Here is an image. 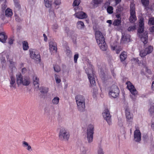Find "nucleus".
<instances>
[{
  "mask_svg": "<svg viewBox=\"0 0 154 154\" xmlns=\"http://www.w3.org/2000/svg\"><path fill=\"white\" fill-rule=\"evenodd\" d=\"M95 35L97 42L100 49L103 51L106 50L107 46L102 33L97 30L95 32Z\"/></svg>",
  "mask_w": 154,
  "mask_h": 154,
  "instance_id": "f257e3e1",
  "label": "nucleus"
},
{
  "mask_svg": "<svg viewBox=\"0 0 154 154\" xmlns=\"http://www.w3.org/2000/svg\"><path fill=\"white\" fill-rule=\"evenodd\" d=\"M87 65L88 68L85 69L86 73L87 74L91 85L92 86H95L96 85V82L93 66L89 63Z\"/></svg>",
  "mask_w": 154,
  "mask_h": 154,
  "instance_id": "f03ea898",
  "label": "nucleus"
},
{
  "mask_svg": "<svg viewBox=\"0 0 154 154\" xmlns=\"http://www.w3.org/2000/svg\"><path fill=\"white\" fill-rule=\"evenodd\" d=\"M17 83L18 86L21 85L25 86L29 85L30 83V79L29 77H25L23 78L20 74L16 75Z\"/></svg>",
  "mask_w": 154,
  "mask_h": 154,
  "instance_id": "7ed1b4c3",
  "label": "nucleus"
},
{
  "mask_svg": "<svg viewBox=\"0 0 154 154\" xmlns=\"http://www.w3.org/2000/svg\"><path fill=\"white\" fill-rule=\"evenodd\" d=\"M70 136L69 132L64 128H60L59 133V137L61 140H68Z\"/></svg>",
  "mask_w": 154,
  "mask_h": 154,
  "instance_id": "20e7f679",
  "label": "nucleus"
},
{
  "mask_svg": "<svg viewBox=\"0 0 154 154\" xmlns=\"http://www.w3.org/2000/svg\"><path fill=\"white\" fill-rule=\"evenodd\" d=\"M94 131V127L93 125L90 124L87 128V137L88 142L89 143H91L93 140Z\"/></svg>",
  "mask_w": 154,
  "mask_h": 154,
  "instance_id": "39448f33",
  "label": "nucleus"
},
{
  "mask_svg": "<svg viewBox=\"0 0 154 154\" xmlns=\"http://www.w3.org/2000/svg\"><path fill=\"white\" fill-rule=\"evenodd\" d=\"M119 92V90L118 87L116 85H113L111 87L109 94L110 97L116 98L118 97Z\"/></svg>",
  "mask_w": 154,
  "mask_h": 154,
  "instance_id": "423d86ee",
  "label": "nucleus"
},
{
  "mask_svg": "<svg viewBox=\"0 0 154 154\" xmlns=\"http://www.w3.org/2000/svg\"><path fill=\"white\" fill-rule=\"evenodd\" d=\"M130 14L129 21L131 23H133L137 20L135 5L133 3H131L130 5Z\"/></svg>",
  "mask_w": 154,
  "mask_h": 154,
  "instance_id": "0eeeda50",
  "label": "nucleus"
},
{
  "mask_svg": "<svg viewBox=\"0 0 154 154\" xmlns=\"http://www.w3.org/2000/svg\"><path fill=\"white\" fill-rule=\"evenodd\" d=\"M30 57L33 59L40 61V56L38 51L35 49L29 50Z\"/></svg>",
  "mask_w": 154,
  "mask_h": 154,
  "instance_id": "6e6552de",
  "label": "nucleus"
},
{
  "mask_svg": "<svg viewBox=\"0 0 154 154\" xmlns=\"http://www.w3.org/2000/svg\"><path fill=\"white\" fill-rule=\"evenodd\" d=\"M102 115L108 124L110 125L111 124V116L108 110V109H105L102 113Z\"/></svg>",
  "mask_w": 154,
  "mask_h": 154,
  "instance_id": "1a4fd4ad",
  "label": "nucleus"
},
{
  "mask_svg": "<svg viewBox=\"0 0 154 154\" xmlns=\"http://www.w3.org/2000/svg\"><path fill=\"white\" fill-rule=\"evenodd\" d=\"M127 85V88L129 90L131 94L134 96L137 94V92L134 86L129 81H128L126 82Z\"/></svg>",
  "mask_w": 154,
  "mask_h": 154,
  "instance_id": "9d476101",
  "label": "nucleus"
},
{
  "mask_svg": "<svg viewBox=\"0 0 154 154\" xmlns=\"http://www.w3.org/2000/svg\"><path fill=\"white\" fill-rule=\"evenodd\" d=\"M125 116L127 121L130 124L133 122V115L130 112L129 109L127 108L125 109Z\"/></svg>",
  "mask_w": 154,
  "mask_h": 154,
  "instance_id": "9b49d317",
  "label": "nucleus"
},
{
  "mask_svg": "<svg viewBox=\"0 0 154 154\" xmlns=\"http://www.w3.org/2000/svg\"><path fill=\"white\" fill-rule=\"evenodd\" d=\"M49 50L51 54L56 53L57 50V45L56 42L51 41L49 43Z\"/></svg>",
  "mask_w": 154,
  "mask_h": 154,
  "instance_id": "f8f14e48",
  "label": "nucleus"
},
{
  "mask_svg": "<svg viewBox=\"0 0 154 154\" xmlns=\"http://www.w3.org/2000/svg\"><path fill=\"white\" fill-rule=\"evenodd\" d=\"M141 134L139 130H136L134 132V139L137 142H139L141 140Z\"/></svg>",
  "mask_w": 154,
  "mask_h": 154,
  "instance_id": "ddd939ff",
  "label": "nucleus"
},
{
  "mask_svg": "<svg viewBox=\"0 0 154 154\" xmlns=\"http://www.w3.org/2000/svg\"><path fill=\"white\" fill-rule=\"evenodd\" d=\"M45 112L47 115H52L55 112L54 107L53 106L46 107L44 109Z\"/></svg>",
  "mask_w": 154,
  "mask_h": 154,
  "instance_id": "4468645a",
  "label": "nucleus"
},
{
  "mask_svg": "<svg viewBox=\"0 0 154 154\" xmlns=\"http://www.w3.org/2000/svg\"><path fill=\"white\" fill-rule=\"evenodd\" d=\"M77 108L80 112H83L85 111V102L76 103Z\"/></svg>",
  "mask_w": 154,
  "mask_h": 154,
  "instance_id": "2eb2a0df",
  "label": "nucleus"
},
{
  "mask_svg": "<svg viewBox=\"0 0 154 154\" xmlns=\"http://www.w3.org/2000/svg\"><path fill=\"white\" fill-rule=\"evenodd\" d=\"M10 82V87L12 88H16V83L15 78L13 75H11L10 76L9 79Z\"/></svg>",
  "mask_w": 154,
  "mask_h": 154,
  "instance_id": "dca6fc26",
  "label": "nucleus"
},
{
  "mask_svg": "<svg viewBox=\"0 0 154 154\" xmlns=\"http://www.w3.org/2000/svg\"><path fill=\"white\" fill-rule=\"evenodd\" d=\"M74 15L75 17L79 19L85 18L87 17L86 14L82 11L76 13Z\"/></svg>",
  "mask_w": 154,
  "mask_h": 154,
  "instance_id": "f3484780",
  "label": "nucleus"
},
{
  "mask_svg": "<svg viewBox=\"0 0 154 154\" xmlns=\"http://www.w3.org/2000/svg\"><path fill=\"white\" fill-rule=\"evenodd\" d=\"M8 38L7 36L4 32H0V42L2 43H5Z\"/></svg>",
  "mask_w": 154,
  "mask_h": 154,
  "instance_id": "a211bd4d",
  "label": "nucleus"
},
{
  "mask_svg": "<svg viewBox=\"0 0 154 154\" xmlns=\"http://www.w3.org/2000/svg\"><path fill=\"white\" fill-rule=\"evenodd\" d=\"M76 103L85 102V97L81 95H78L75 97Z\"/></svg>",
  "mask_w": 154,
  "mask_h": 154,
  "instance_id": "6ab92c4d",
  "label": "nucleus"
},
{
  "mask_svg": "<svg viewBox=\"0 0 154 154\" xmlns=\"http://www.w3.org/2000/svg\"><path fill=\"white\" fill-rule=\"evenodd\" d=\"M139 36L140 38L141 41L143 42L144 44H145L147 43L148 41V35L147 33L145 32L143 35H140Z\"/></svg>",
  "mask_w": 154,
  "mask_h": 154,
  "instance_id": "aec40b11",
  "label": "nucleus"
},
{
  "mask_svg": "<svg viewBox=\"0 0 154 154\" xmlns=\"http://www.w3.org/2000/svg\"><path fill=\"white\" fill-rule=\"evenodd\" d=\"M80 150L81 154H88V148L83 145H81Z\"/></svg>",
  "mask_w": 154,
  "mask_h": 154,
  "instance_id": "412c9836",
  "label": "nucleus"
},
{
  "mask_svg": "<svg viewBox=\"0 0 154 154\" xmlns=\"http://www.w3.org/2000/svg\"><path fill=\"white\" fill-rule=\"evenodd\" d=\"M22 143V146L23 147L25 148L29 152L32 151L31 146L27 142L25 141H23Z\"/></svg>",
  "mask_w": 154,
  "mask_h": 154,
  "instance_id": "4be33fe9",
  "label": "nucleus"
},
{
  "mask_svg": "<svg viewBox=\"0 0 154 154\" xmlns=\"http://www.w3.org/2000/svg\"><path fill=\"white\" fill-rule=\"evenodd\" d=\"M5 15L7 17H11L13 15L12 10L10 8H8L5 11Z\"/></svg>",
  "mask_w": 154,
  "mask_h": 154,
  "instance_id": "5701e85b",
  "label": "nucleus"
},
{
  "mask_svg": "<svg viewBox=\"0 0 154 154\" xmlns=\"http://www.w3.org/2000/svg\"><path fill=\"white\" fill-rule=\"evenodd\" d=\"M77 27L79 29H82L84 28L85 25L84 23L81 21L77 22L76 23Z\"/></svg>",
  "mask_w": 154,
  "mask_h": 154,
  "instance_id": "b1692460",
  "label": "nucleus"
},
{
  "mask_svg": "<svg viewBox=\"0 0 154 154\" xmlns=\"http://www.w3.org/2000/svg\"><path fill=\"white\" fill-rule=\"evenodd\" d=\"M5 54H7L8 53L4 52H2L1 54L2 55V57L0 58V59L1 63L2 64H5L6 63V61L5 57V56L6 57Z\"/></svg>",
  "mask_w": 154,
  "mask_h": 154,
  "instance_id": "393cba45",
  "label": "nucleus"
},
{
  "mask_svg": "<svg viewBox=\"0 0 154 154\" xmlns=\"http://www.w3.org/2000/svg\"><path fill=\"white\" fill-rule=\"evenodd\" d=\"M5 55L6 56V57L7 59V61H9L10 63V65H16V63L14 62L13 59H9V55L8 54H5Z\"/></svg>",
  "mask_w": 154,
  "mask_h": 154,
  "instance_id": "a878e982",
  "label": "nucleus"
},
{
  "mask_svg": "<svg viewBox=\"0 0 154 154\" xmlns=\"http://www.w3.org/2000/svg\"><path fill=\"white\" fill-rule=\"evenodd\" d=\"M130 36L129 35H128L127 36H125L122 35V37L121 38V42H129L130 41Z\"/></svg>",
  "mask_w": 154,
  "mask_h": 154,
  "instance_id": "bb28decb",
  "label": "nucleus"
},
{
  "mask_svg": "<svg viewBox=\"0 0 154 154\" xmlns=\"http://www.w3.org/2000/svg\"><path fill=\"white\" fill-rule=\"evenodd\" d=\"M127 57V54L125 52H124L122 53L120 56V57L121 61H124L126 59Z\"/></svg>",
  "mask_w": 154,
  "mask_h": 154,
  "instance_id": "cd10ccee",
  "label": "nucleus"
},
{
  "mask_svg": "<svg viewBox=\"0 0 154 154\" xmlns=\"http://www.w3.org/2000/svg\"><path fill=\"white\" fill-rule=\"evenodd\" d=\"M121 21L120 19L115 20L112 23V24L115 26H118L121 24Z\"/></svg>",
  "mask_w": 154,
  "mask_h": 154,
  "instance_id": "c85d7f7f",
  "label": "nucleus"
},
{
  "mask_svg": "<svg viewBox=\"0 0 154 154\" xmlns=\"http://www.w3.org/2000/svg\"><path fill=\"white\" fill-rule=\"evenodd\" d=\"M15 7L18 9L19 10L21 8V6L18 0H13Z\"/></svg>",
  "mask_w": 154,
  "mask_h": 154,
  "instance_id": "c756f323",
  "label": "nucleus"
},
{
  "mask_svg": "<svg viewBox=\"0 0 154 154\" xmlns=\"http://www.w3.org/2000/svg\"><path fill=\"white\" fill-rule=\"evenodd\" d=\"M60 98L57 97H55L52 100V102L54 105H57L59 103Z\"/></svg>",
  "mask_w": 154,
  "mask_h": 154,
  "instance_id": "7c9ffc66",
  "label": "nucleus"
},
{
  "mask_svg": "<svg viewBox=\"0 0 154 154\" xmlns=\"http://www.w3.org/2000/svg\"><path fill=\"white\" fill-rule=\"evenodd\" d=\"M23 47L24 50H27L29 48L28 44L26 41H24L23 42Z\"/></svg>",
  "mask_w": 154,
  "mask_h": 154,
  "instance_id": "2f4dec72",
  "label": "nucleus"
},
{
  "mask_svg": "<svg viewBox=\"0 0 154 154\" xmlns=\"http://www.w3.org/2000/svg\"><path fill=\"white\" fill-rule=\"evenodd\" d=\"M44 2L45 6L46 8H49L52 5L51 2L49 0H44Z\"/></svg>",
  "mask_w": 154,
  "mask_h": 154,
  "instance_id": "473e14b6",
  "label": "nucleus"
},
{
  "mask_svg": "<svg viewBox=\"0 0 154 154\" xmlns=\"http://www.w3.org/2000/svg\"><path fill=\"white\" fill-rule=\"evenodd\" d=\"M40 91L42 93L46 94L48 92V88L47 87H42L39 89Z\"/></svg>",
  "mask_w": 154,
  "mask_h": 154,
  "instance_id": "72a5a7b5",
  "label": "nucleus"
},
{
  "mask_svg": "<svg viewBox=\"0 0 154 154\" xmlns=\"http://www.w3.org/2000/svg\"><path fill=\"white\" fill-rule=\"evenodd\" d=\"M153 47L151 46H149L146 48L145 50L148 54L151 53L153 51Z\"/></svg>",
  "mask_w": 154,
  "mask_h": 154,
  "instance_id": "f704fd0d",
  "label": "nucleus"
},
{
  "mask_svg": "<svg viewBox=\"0 0 154 154\" xmlns=\"http://www.w3.org/2000/svg\"><path fill=\"white\" fill-rule=\"evenodd\" d=\"M149 111L150 114L151 115L154 114V103H153L151 105Z\"/></svg>",
  "mask_w": 154,
  "mask_h": 154,
  "instance_id": "c9c22d12",
  "label": "nucleus"
},
{
  "mask_svg": "<svg viewBox=\"0 0 154 154\" xmlns=\"http://www.w3.org/2000/svg\"><path fill=\"white\" fill-rule=\"evenodd\" d=\"M54 71L58 72L60 71L61 69L60 66L57 65H55L53 67Z\"/></svg>",
  "mask_w": 154,
  "mask_h": 154,
  "instance_id": "e433bc0d",
  "label": "nucleus"
},
{
  "mask_svg": "<svg viewBox=\"0 0 154 154\" xmlns=\"http://www.w3.org/2000/svg\"><path fill=\"white\" fill-rule=\"evenodd\" d=\"M58 27L57 24L55 23L52 25V29L54 32H56L57 30L58 29Z\"/></svg>",
  "mask_w": 154,
  "mask_h": 154,
  "instance_id": "4c0bfd02",
  "label": "nucleus"
},
{
  "mask_svg": "<svg viewBox=\"0 0 154 154\" xmlns=\"http://www.w3.org/2000/svg\"><path fill=\"white\" fill-rule=\"evenodd\" d=\"M113 8L111 6H109L107 8V12L109 14H112L113 12Z\"/></svg>",
  "mask_w": 154,
  "mask_h": 154,
  "instance_id": "58836bf2",
  "label": "nucleus"
},
{
  "mask_svg": "<svg viewBox=\"0 0 154 154\" xmlns=\"http://www.w3.org/2000/svg\"><path fill=\"white\" fill-rule=\"evenodd\" d=\"M54 78L56 81V83L57 84L60 83L61 82V79L60 78L59 76L57 75H54Z\"/></svg>",
  "mask_w": 154,
  "mask_h": 154,
  "instance_id": "ea45409f",
  "label": "nucleus"
},
{
  "mask_svg": "<svg viewBox=\"0 0 154 154\" xmlns=\"http://www.w3.org/2000/svg\"><path fill=\"white\" fill-rule=\"evenodd\" d=\"M141 1L143 5L145 7L148 6L149 4V0H141Z\"/></svg>",
  "mask_w": 154,
  "mask_h": 154,
  "instance_id": "a19ab883",
  "label": "nucleus"
},
{
  "mask_svg": "<svg viewBox=\"0 0 154 154\" xmlns=\"http://www.w3.org/2000/svg\"><path fill=\"white\" fill-rule=\"evenodd\" d=\"M148 24L149 25H154V18L151 17L149 19Z\"/></svg>",
  "mask_w": 154,
  "mask_h": 154,
  "instance_id": "79ce46f5",
  "label": "nucleus"
},
{
  "mask_svg": "<svg viewBox=\"0 0 154 154\" xmlns=\"http://www.w3.org/2000/svg\"><path fill=\"white\" fill-rule=\"evenodd\" d=\"M80 3V0H75L73 3V6L74 7L78 6Z\"/></svg>",
  "mask_w": 154,
  "mask_h": 154,
  "instance_id": "37998d69",
  "label": "nucleus"
},
{
  "mask_svg": "<svg viewBox=\"0 0 154 154\" xmlns=\"http://www.w3.org/2000/svg\"><path fill=\"white\" fill-rule=\"evenodd\" d=\"M147 54H148L146 53L145 50L142 51H140V55L142 57H144Z\"/></svg>",
  "mask_w": 154,
  "mask_h": 154,
  "instance_id": "c03bdc74",
  "label": "nucleus"
},
{
  "mask_svg": "<svg viewBox=\"0 0 154 154\" xmlns=\"http://www.w3.org/2000/svg\"><path fill=\"white\" fill-rule=\"evenodd\" d=\"M120 133L122 134H124L125 133V129L123 126L119 127Z\"/></svg>",
  "mask_w": 154,
  "mask_h": 154,
  "instance_id": "a18cd8bd",
  "label": "nucleus"
},
{
  "mask_svg": "<svg viewBox=\"0 0 154 154\" xmlns=\"http://www.w3.org/2000/svg\"><path fill=\"white\" fill-rule=\"evenodd\" d=\"M136 29L135 26H129L128 29V31H132L135 30Z\"/></svg>",
  "mask_w": 154,
  "mask_h": 154,
  "instance_id": "49530a36",
  "label": "nucleus"
},
{
  "mask_svg": "<svg viewBox=\"0 0 154 154\" xmlns=\"http://www.w3.org/2000/svg\"><path fill=\"white\" fill-rule=\"evenodd\" d=\"M93 1L94 4L98 5L101 4L103 0H93Z\"/></svg>",
  "mask_w": 154,
  "mask_h": 154,
  "instance_id": "de8ad7c7",
  "label": "nucleus"
},
{
  "mask_svg": "<svg viewBox=\"0 0 154 154\" xmlns=\"http://www.w3.org/2000/svg\"><path fill=\"white\" fill-rule=\"evenodd\" d=\"M79 57V54H77L74 55V61L75 63L77 62V59Z\"/></svg>",
  "mask_w": 154,
  "mask_h": 154,
  "instance_id": "09e8293b",
  "label": "nucleus"
},
{
  "mask_svg": "<svg viewBox=\"0 0 154 154\" xmlns=\"http://www.w3.org/2000/svg\"><path fill=\"white\" fill-rule=\"evenodd\" d=\"M14 41V39L13 38H10L9 39L8 43L10 45H11L13 44Z\"/></svg>",
  "mask_w": 154,
  "mask_h": 154,
  "instance_id": "8fccbe9b",
  "label": "nucleus"
},
{
  "mask_svg": "<svg viewBox=\"0 0 154 154\" xmlns=\"http://www.w3.org/2000/svg\"><path fill=\"white\" fill-rule=\"evenodd\" d=\"M15 65H9V67L11 69L12 72L14 71L16 69Z\"/></svg>",
  "mask_w": 154,
  "mask_h": 154,
  "instance_id": "3c124183",
  "label": "nucleus"
},
{
  "mask_svg": "<svg viewBox=\"0 0 154 154\" xmlns=\"http://www.w3.org/2000/svg\"><path fill=\"white\" fill-rule=\"evenodd\" d=\"M139 27H144L143 20H140L139 23Z\"/></svg>",
  "mask_w": 154,
  "mask_h": 154,
  "instance_id": "603ef678",
  "label": "nucleus"
},
{
  "mask_svg": "<svg viewBox=\"0 0 154 154\" xmlns=\"http://www.w3.org/2000/svg\"><path fill=\"white\" fill-rule=\"evenodd\" d=\"M144 27H139L138 29V32L139 33H141L143 31Z\"/></svg>",
  "mask_w": 154,
  "mask_h": 154,
  "instance_id": "864d4df0",
  "label": "nucleus"
},
{
  "mask_svg": "<svg viewBox=\"0 0 154 154\" xmlns=\"http://www.w3.org/2000/svg\"><path fill=\"white\" fill-rule=\"evenodd\" d=\"M97 154H104L102 149L100 147L98 150L97 152Z\"/></svg>",
  "mask_w": 154,
  "mask_h": 154,
  "instance_id": "5fc2aeb1",
  "label": "nucleus"
},
{
  "mask_svg": "<svg viewBox=\"0 0 154 154\" xmlns=\"http://www.w3.org/2000/svg\"><path fill=\"white\" fill-rule=\"evenodd\" d=\"M118 124L119 127L123 126V122L121 119L119 120Z\"/></svg>",
  "mask_w": 154,
  "mask_h": 154,
  "instance_id": "6e6d98bb",
  "label": "nucleus"
},
{
  "mask_svg": "<svg viewBox=\"0 0 154 154\" xmlns=\"http://www.w3.org/2000/svg\"><path fill=\"white\" fill-rule=\"evenodd\" d=\"M101 77L103 81H105V75L104 73H102V72H101Z\"/></svg>",
  "mask_w": 154,
  "mask_h": 154,
  "instance_id": "4d7b16f0",
  "label": "nucleus"
},
{
  "mask_svg": "<svg viewBox=\"0 0 154 154\" xmlns=\"http://www.w3.org/2000/svg\"><path fill=\"white\" fill-rule=\"evenodd\" d=\"M54 3L56 5H59L61 3L60 0H56L55 1Z\"/></svg>",
  "mask_w": 154,
  "mask_h": 154,
  "instance_id": "13d9d810",
  "label": "nucleus"
},
{
  "mask_svg": "<svg viewBox=\"0 0 154 154\" xmlns=\"http://www.w3.org/2000/svg\"><path fill=\"white\" fill-rule=\"evenodd\" d=\"M49 12L51 15L54 16L55 15L54 10L50 9L49 10Z\"/></svg>",
  "mask_w": 154,
  "mask_h": 154,
  "instance_id": "bf43d9fd",
  "label": "nucleus"
},
{
  "mask_svg": "<svg viewBox=\"0 0 154 154\" xmlns=\"http://www.w3.org/2000/svg\"><path fill=\"white\" fill-rule=\"evenodd\" d=\"M7 7V5L6 4L4 3L2 5L1 8L2 10L4 11Z\"/></svg>",
  "mask_w": 154,
  "mask_h": 154,
  "instance_id": "052dcab7",
  "label": "nucleus"
},
{
  "mask_svg": "<svg viewBox=\"0 0 154 154\" xmlns=\"http://www.w3.org/2000/svg\"><path fill=\"white\" fill-rule=\"evenodd\" d=\"M33 81H39V79L37 77V76L35 75L33 76Z\"/></svg>",
  "mask_w": 154,
  "mask_h": 154,
  "instance_id": "680f3d73",
  "label": "nucleus"
},
{
  "mask_svg": "<svg viewBox=\"0 0 154 154\" xmlns=\"http://www.w3.org/2000/svg\"><path fill=\"white\" fill-rule=\"evenodd\" d=\"M27 71L26 69L25 68H23L22 69V73L23 74H25Z\"/></svg>",
  "mask_w": 154,
  "mask_h": 154,
  "instance_id": "e2e57ef3",
  "label": "nucleus"
},
{
  "mask_svg": "<svg viewBox=\"0 0 154 154\" xmlns=\"http://www.w3.org/2000/svg\"><path fill=\"white\" fill-rule=\"evenodd\" d=\"M39 85V84L34 85L35 89L37 90L38 89Z\"/></svg>",
  "mask_w": 154,
  "mask_h": 154,
  "instance_id": "0e129e2a",
  "label": "nucleus"
},
{
  "mask_svg": "<svg viewBox=\"0 0 154 154\" xmlns=\"http://www.w3.org/2000/svg\"><path fill=\"white\" fill-rule=\"evenodd\" d=\"M106 23H109V26H110L112 23V22L111 20H108L106 21Z\"/></svg>",
  "mask_w": 154,
  "mask_h": 154,
  "instance_id": "69168bd1",
  "label": "nucleus"
},
{
  "mask_svg": "<svg viewBox=\"0 0 154 154\" xmlns=\"http://www.w3.org/2000/svg\"><path fill=\"white\" fill-rule=\"evenodd\" d=\"M150 31L151 32H154V26H152L151 27L150 29Z\"/></svg>",
  "mask_w": 154,
  "mask_h": 154,
  "instance_id": "338daca9",
  "label": "nucleus"
},
{
  "mask_svg": "<svg viewBox=\"0 0 154 154\" xmlns=\"http://www.w3.org/2000/svg\"><path fill=\"white\" fill-rule=\"evenodd\" d=\"M151 88L152 90L154 91V80L152 82Z\"/></svg>",
  "mask_w": 154,
  "mask_h": 154,
  "instance_id": "774afa93",
  "label": "nucleus"
}]
</instances>
